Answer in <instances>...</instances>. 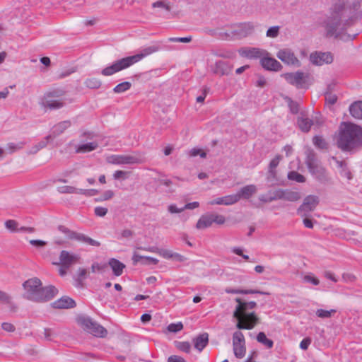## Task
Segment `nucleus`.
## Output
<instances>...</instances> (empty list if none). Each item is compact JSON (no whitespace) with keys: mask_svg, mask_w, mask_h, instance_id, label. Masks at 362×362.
I'll return each mask as SVG.
<instances>
[{"mask_svg":"<svg viewBox=\"0 0 362 362\" xmlns=\"http://www.w3.org/2000/svg\"><path fill=\"white\" fill-rule=\"evenodd\" d=\"M11 297L6 292L0 290V303H10Z\"/></svg>","mask_w":362,"mask_h":362,"instance_id":"obj_62","label":"nucleus"},{"mask_svg":"<svg viewBox=\"0 0 362 362\" xmlns=\"http://www.w3.org/2000/svg\"><path fill=\"white\" fill-rule=\"evenodd\" d=\"M311 339L310 337H306L303 339L300 343V348L303 350H307L309 345L311 344Z\"/></svg>","mask_w":362,"mask_h":362,"instance_id":"obj_63","label":"nucleus"},{"mask_svg":"<svg viewBox=\"0 0 362 362\" xmlns=\"http://www.w3.org/2000/svg\"><path fill=\"white\" fill-rule=\"evenodd\" d=\"M87 274V270L83 268H79L78 271V279L77 281L78 284H81V281L86 278Z\"/></svg>","mask_w":362,"mask_h":362,"instance_id":"obj_59","label":"nucleus"},{"mask_svg":"<svg viewBox=\"0 0 362 362\" xmlns=\"http://www.w3.org/2000/svg\"><path fill=\"white\" fill-rule=\"evenodd\" d=\"M233 69V66L228 62L219 60L214 65L211 66V71L214 74L220 76L228 75Z\"/></svg>","mask_w":362,"mask_h":362,"instance_id":"obj_17","label":"nucleus"},{"mask_svg":"<svg viewBox=\"0 0 362 362\" xmlns=\"http://www.w3.org/2000/svg\"><path fill=\"white\" fill-rule=\"evenodd\" d=\"M64 103L62 100H49L45 98V101L42 103V106L49 110H57L63 107Z\"/></svg>","mask_w":362,"mask_h":362,"instance_id":"obj_32","label":"nucleus"},{"mask_svg":"<svg viewBox=\"0 0 362 362\" xmlns=\"http://www.w3.org/2000/svg\"><path fill=\"white\" fill-rule=\"evenodd\" d=\"M1 328L6 331L9 332H13L16 330L15 326L9 322H3L1 324Z\"/></svg>","mask_w":362,"mask_h":362,"instance_id":"obj_61","label":"nucleus"},{"mask_svg":"<svg viewBox=\"0 0 362 362\" xmlns=\"http://www.w3.org/2000/svg\"><path fill=\"white\" fill-rule=\"evenodd\" d=\"M337 310L334 309H331L329 310H324V309H317L316 310V315L320 318H329L332 316V315L335 314Z\"/></svg>","mask_w":362,"mask_h":362,"instance_id":"obj_40","label":"nucleus"},{"mask_svg":"<svg viewBox=\"0 0 362 362\" xmlns=\"http://www.w3.org/2000/svg\"><path fill=\"white\" fill-rule=\"evenodd\" d=\"M159 49L160 46L157 44L145 47L135 55L127 57L115 61L112 65L104 68L101 71V74L105 76H112L117 72L131 66L134 64L141 60L143 58L158 51Z\"/></svg>","mask_w":362,"mask_h":362,"instance_id":"obj_5","label":"nucleus"},{"mask_svg":"<svg viewBox=\"0 0 362 362\" xmlns=\"http://www.w3.org/2000/svg\"><path fill=\"white\" fill-rule=\"evenodd\" d=\"M176 347L185 353H189L191 350V344L188 341H177L176 342Z\"/></svg>","mask_w":362,"mask_h":362,"instance_id":"obj_44","label":"nucleus"},{"mask_svg":"<svg viewBox=\"0 0 362 362\" xmlns=\"http://www.w3.org/2000/svg\"><path fill=\"white\" fill-rule=\"evenodd\" d=\"M305 163L309 173L316 181L322 185L331 183L332 177L327 169L317 159V155L313 151H308Z\"/></svg>","mask_w":362,"mask_h":362,"instance_id":"obj_6","label":"nucleus"},{"mask_svg":"<svg viewBox=\"0 0 362 362\" xmlns=\"http://www.w3.org/2000/svg\"><path fill=\"white\" fill-rule=\"evenodd\" d=\"M313 120L314 122V125L317 126V127L322 126L325 122L323 117L320 113H317V115L313 119Z\"/></svg>","mask_w":362,"mask_h":362,"instance_id":"obj_60","label":"nucleus"},{"mask_svg":"<svg viewBox=\"0 0 362 362\" xmlns=\"http://www.w3.org/2000/svg\"><path fill=\"white\" fill-rule=\"evenodd\" d=\"M58 230L61 233L65 234L66 235V237L69 240H78V236L80 235V233H77V232L73 231V230H70L69 228H68L66 226H62V225H59L58 226Z\"/></svg>","mask_w":362,"mask_h":362,"instance_id":"obj_33","label":"nucleus"},{"mask_svg":"<svg viewBox=\"0 0 362 362\" xmlns=\"http://www.w3.org/2000/svg\"><path fill=\"white\" fill-rule=\"evenodd\" d=\"M5 226L11 231H16L18 223L15 220H8L5 222Z\"/></svg>","mask_w":362,"mask_h":362,"instance_id":"obj_53","label":"nucleus"},{"mask_svg":"<svg viewBox=\"0 0 362 362\" xmlns=\"http://www.w3.org/2000/svg\"><path fill=\"white\" fill-rule=\"evenodd\" d=\"M77 241L94 247H100L101 245L100 242L86 235L83 233H80Z\"/></svg>","mask_w":362,"mask_h":362,"instance_id":"obj_36","label":"nucleus"},{"mask_svg":"<svg viewBox=\"0 0 362 362\" xmlns=\"http://www.w3.org/2000/svg\"><path fill=\"white\" fill-rule=\"evenodd\" d=\"M170 42H183L188 43L192 41V37H170L169 38Z\"/></svg>","mask_w":362,"mask_h":362,"instance_id":"obj_56","label":"nucleus"},{"mask_svg":"<svg viewBox=\"0 0 362 362\" xmlns=\"http://www.w3.org/2000/svg\"><path fill=\"white\" fill-rule=\"evenodd\" d=\"M78 322L84 329L97 337H105L107 334V329L100 324L93 321L91 318L88 317H79Z\"/></svg>","mask_w":362,"mask_h":362,"instance_id":"obj_7","label":"nucleus"},{"mask_svg":"<svg viewBox=\"0 0 362 362\" xmlns=\"http://www.w3.org/2000/svg\"><path fill=\"white\" fill-rule=\"evenodd\" d=\"M279 30L280 27L277 25L270 27L267 31V37L272 38L276 37L279 34Z\"/></svg>","mask_w":362,"mask_h":362,"instance_id":"obj_45","label":"nucleus"},{"mask_svg":"<svg viewBox=\"0 0 362 362\" xmlns=\"http://www.w3.org/2000/svg\"><path fill=\"white\" fill-rule=\"evenodd\" d=\"M301 198L300 193L298 191H293L291 189H284L281 192V199L288 202H296Z\"/></svg>","mask_w":362,"mask_h":362,"instance_id":"obj_29","label":"nucleus"},{"mask_svg":"<svg viewBox=\"0 0 362 362\" xmlns=\"http://www.w3.org/2000/svg\"><path fill=\"white\" fill-rule=\"evenodd\" d=\"M25 292L23 297L29 300L42 303L53 299L59 293L58 289L52 286L42 287L38 278H32L23 284Z\"/></svg>","mask_w":362,"mask_h":362,"instance_id":"obj_4","label":"nucleus"},{"mask_svg":"<svg viewBox=\"0 0 362 362\" xmlns=\"http://www.w3.org/2000/svg\"><path fill=\"white\" fill-rule=\"evenodd\" d=\"M99 191L95 189H78V194L85 195L86 197H92L98 194Z\"/></svg>","mask_w":362,"mask_h":362,"instance_id":"obj_51","label":"nucleus"},{"mask_svg":"<svg viewBox=\"0 0 362 362\" xmlns=\"http://www.w3.org/2000/svg\"><path fill=\"white\" fill-rule=\"evenodd\" d=\"M64 93H65V92L62 90H55L47 93L45 95V98H52V97H60V96L64 95Z\"/></svg>","mask_w":362,"mask_h":362,"instance_id":"obj_57","label":"nucleus"},{"mask_svg":"<svg viewBox=\"0 0 362 362\" xmlns=\"http://www.w3.org/2000/svg\"><path fill=\"white\" fill-rule=\"evenodd\" d=\"M303 280L305 282L310 283L313 285L317 286L320 284V281L316 277H314L311 275H305L303 277Z\"/></svg>","mask_w":362,"mask_h":362,"instance_id":"obj_58","label":"nucleus"},{"mask_svg":"<svg viewBox=\"0 0 362 362\" xmlns=\"http://www.w3.org/2000/svg\"><path fill=\"white\" fill-rule=\"evenodd\" d=\"M233 348L236 358H242L245 356L246 352L245 339L240 331H236L233 334Z\"/></svg>","mask_w":362,"mask_h":362,"instance_id":"obj_13","label":"nucleus"},{"mask_svg":"<svg viewBox=\"0 0 362 362\" xmlns=\"http://www.w3.org/2000/svg\"><path fill=\"white\" fill-rule=\"evenodd\" d=\"M337 146L342 151L354 153L362 148V127L351 122H341Z\"/></svg>","mask_w":362,"mask_h":362,"instance_id":"obj_2","label":"nucleus"},{"mask_svg":"<svg viewBox=\"0 0 362 362\" xmlns=\"http://www.w3.org/2000/svg\"><path fill=\"white\" fill-rule=\"evenodd\" d=\"M142 262L143 264H154L156 265L158 263V259L154 257H147V256H141L136 252L134 253L132 256V262L134 265H136L141 260H143Z\"/></svg>","mask_w":362,"mask_h":362,"instance_id":"obj_27","label":"nucleus"},{"mask_svg":"<svg viewBox=\"0 0 362 362\" xmlns=\"http://www.w3.org/2000/svg\"><path fill=\"white\" fill-rule=\"evenodd\" d=\"M85 85L88 88L97 89L100 87L101 81L99 79L95 78H88L85 81Z\"/></svg>","mask_w":362,"mask_h":362,"instance_id":"obj_41","label":"nucleus"},{"mask_svg":"<svg viewBox=\"0 0 362 362\" xmlns=\"http://www.w3.org/2000/svg\"><path fill=\"white\" fill-rule=\"evenodd\" d=\"M71 125V122L69 120H65L57 123L52 127L50 134L47 136L45 139L48 141L50 139H54L64 133L66 129L70 127Z\"/></svg>","mask_w":362,"mask_h":362,"instance_id":"obj_19","label":"nucleus"},{"mask_svg":"<svg viewBox=\"0 0 362 362\" xmlns=\"http://www.w3.org/2000/svg\"><path fill=\"white\" fill-rule=\"evenodd\" d=\"M168 362H186V361L181 356L172 355L168 357Z\"/></svg>","mask_w":362,"mask_h":362,"instance_id":"obj_64","label":"nucleus"},{"mask_svg":"<svg viewBox=\"0 0 362 362\" xmlns=\"http://www.w3.org/2000/svg\"><path fill=\"white\" fill-rule=\"evenodd\" d=\"M107 211L108 210L107 208L102 206H97L94 209L95 215L99 217L105 216L107 214Z\"/></svg>","mask_w":362,"mask_h":362,"instance_id":"obj_54","label":"nucleus"},{"mask_svg":"<svg viewBox=\"0 0 362 362\" xmlns=\"http://www.w3.org/2000/svg\"><path fill=\"white\" fill-rule=\"evenodd\" d=\"M296 124L301 132L308 133L310 132L311 127L314 125V122L307 117L304 112H300V116L297 117Z\"/></svg>","mask_w":362,"mask_h":362,"instance_id":"obj_20","label":"nucleus"},{"mask_svg":"<svg viewBox=\"0 0 362 362\" xmlns=\"http://www.w3.org/2000/svg\"><path fill=\"white\" fill-rule=\"evenodd\" d=\"M257 192V187L255 185H249L242 187L240 191L235 194L238 197V201L243 198L247 199L250 198Z\"/></svg>","mask_w":362,"mask_h":362,"instance_id":"obj_25","label":"nucleus"},{"mask_svg":"<svg viewBox=\"0 0 362 362\" xmlns=\"http://www.w3.org/2000/svg\"><path fill=\"white\" fill-rule=\"evenodd\" d=\"M183 329L182 322L171 323L167 327V329L170 332L176 333Z\"/></svg>","mask_w":362,"mask_h":362,"instance_id":"obj_47","label":"nucleus"},{"mask_svg":"<svg viewBox=\"0 0 362 362\" xmlns=\"http://www.w3.org/2000/svg\"><path fill=\"white\" fill-rule=\"evenodd\" d=\"M313 143L314 146L319 149L324 150L328 148V144L322 136H314Z\"/></svg>","mask_w":362,"mask_h":362,"instance_id":"obj_35","label":"nucleus"},{"mask_svg":"<svg viewBox=\"0 0 362 362\" xmlns=\"http://www.w3.org/2000/svg\"><path fill=\"white\" fill-rule=\"evenodd\" d=\"M51 305L55 309H69L75 308L76 303L71 298L64 296L53 302Z\"/></svg>","mask_w":362,"mask_h":362,"instance_id":"obj_18","label":"nucleus"},{"mask_svg":"<svg viewBox=\"0 0 362 362\" xmlns=\"http://www.w3.org/2000/svg\"><path fill=\"white\" fill-rule=\"evenodd\" d=\"M226 218L223 215L216 214H206L202 215L198 220L196 228L197 229H204L210 227L213 223L222 225L225 223Z\"/></svg>","mask_w":362,"mask_h":362,"instance_id":"obj_10","label":"nucleus"},{"mask_svg":"<svg viewBox=\"0 0 362 362\" xmlns=\"http://www.w3.org/2000/svg\"><path fill=\"white\" fill-rule=\"evenodd\" d=\"M194 348L202 351L209 342V334L202 333L193 339Z\"/></svg>","mask_w":362,"mask_h":362,"instance_id":"obj_28","label":"nucleus"},{"mask_svg":"<svg viewBox=\"0 0 362 362\" xmlns=\"http://www.w3.org/2000/svg\"><path fill=\"white\" fill-rule=\"evenodd\" d=\"M284 99L288 103L290 112L294 115L298 114L299 112V104L288 96L285 97Z\"/></svg>","mask_w":362,"mask_h":362,"instance_id":"obj_39","label":"nucleus"},{"mask_svg":"<svg viewBox=\"0 0 362 362\" xmlns=\"http://www.w3.org/2000/svg\"><path fill=\"white\" fill-rule=\"evenodd\" d=\"M282 156L281 155H276L270 161L267 177L268 182H272L277 180V173L276 168L279 165Z\"/></svg>","mask_w":362,"mask_h":362,"instance_id":"obj_22","label":"nucleus"},{"mask_svg":"<svg viewBox=\"0 0 362 362\" xmlns=\"http://www.w3.org/2000/svg\"><path fill=\"white\" fill-rule=\"evenodd\" d=\"M289 84L296 86L297 88H305L307 87L309 74H305L301 71L294 73H285L281 74Z\"/></svg>","mask_w":362,"mask_h":362,"instance_id":"obj_9","label":"nucleus"},{"mask_svg":"<svg viewBox=\"0 0 362 362\" xmlns=\"http://www.w3.org/2000/svg\"><path fill=\"white\" fill-rule=\"evenodd\" d=\"M319 204V197L315 195H308L303 204L297 209V213L302 217H307L310 213L313 211Z\"/></svg>","mask_w":362,"mask_h":362,"instance_id":"obj_11","label":"nucleus"},{"mask_svg":"<svg viewBox=\"0 0 362 362\" xmlns=\"http://www.w3.org/2000/svg\"><path fill=\"white\" fill-rule=\"evenodd\" d=\"M238 303L233 312V317L237 320L236 327L239 329H252L259 322V319L254 311H250L256 308L255 301L247 302L240 298H236Z\"/></svg>","mask_w":362,"mask_h":362,"instance_id":"obj_3","label":"nucleus"},{"mask_svg":"<svg viewBox=\"0 0 362 362\" xmlns=\"http://www.w3.org/2000/svg\"><path fill=\"white\" fill-rule=\"evenodd\" d=\"M98 147V144L96 141L89 142L84 144H81L76 146V152L78 153H84L90 152L95 150Z\"/></svg>","mask_w":362,"mask_h":362,"instance_id":"obj_31","label":"nucleus"},{"mask_svg":"<svg viewBox=\"0 0 362 362\" xmlns=\"http://www.w3.org/2000/svg\"><path fill=\"white\" fill-rule=\"evenodd\" d=\"M310 62L316 66H322L325 64H331L333 62V55L331 52H322L315 51L310 55Z\"/></svg>","mask_w":362,"mask_h":362,"instance_id":"obj_14","label":"nucleus"},{"mask_svg":"<svg viewBox=\"0 0 362 362\" xmlns=\"http://www.w3.org/2000/svg\"><path fill=\"white\" fill-rule=\"evenodd\" d=\"M80 257L78 255L72 254L66 250H62L59 255V264L65 269H69L73 264L79 262Z\"/></svg>","mask_w":362,"mask_h":362,"instance_id":"obj_15","label":"nucleus"},{"mask_svg":"<svg viewBox=\"0 0 362 362\" xmlns=\"http://www.w3.org/2000/svg\"><path fill=\"white\" fill-rule=\"evenodd\" d=\"M361 0H335L322 24L327 37L339 38L351 26L361 7Z\"/></svg>","mask_w":362,"mask_h":362,"instance_id":"obj_1","label":"nucleus"},{"mask_svg":"<svg viewBox=\"0 0 362 362\" xmlns=\"http://www.w3.org/2000/svg\"><path fill=\"white\" fill-rule=\"evenodd\" d=\"M277 57L284 63L288 65H293L297 67L300 66V62L295 56L294 53L288 49H280L277 54Z\"/></svg>","mask_w":362,"mask_h":362,"instance_id":"obj_16","label":"nucleus"},{"mask_svg":"<svg viewBox=\"0 0 362 362\" xmlns=\"http://www.w3.org/2000/svg\"><path fill=\"white\" fill-rule=\"evenodd\" d=\"M106 160L108 163L114 165H132L143 162L141 157L132 155H112L107 157Z\"/></svg>","mask_w":362,"mask_h":362,"instance_id":"obj_12","label":"nucleus"},{"mask_svg":"<svg viewBox=\"0 0 362 362\" xmlns=\"http://www.w3.org/2000/svg\"><path fill=\"white\" fill-rule=\"evenodd\" d=\"M173 252L169 250L159 248L158 255L165 259H171Z\"/></svg>","mask_w":362,"mask_h":362,"instance_id":"obj_55","label":"nucleus"},{"mask_svg":"<svg viewBox=\"0 0 362 362\" xmlns=\"http://www.w3.org/2000/svg\"><path fill=\"white\" fill-rule=\"evenodd\" d=\"M260 63L264 69L269 71H278L282 69L281 63L272 57H264L261 58Z\"/></svg>","mask_w":362,"mask_h":362,"instance_id":"obj_21","label":"nucleus"},{"mask_svg":"<svg viewBox=\"0 0 362 362\" xmlns=\"http://www.w3.org/2000/svg\"><path fill=\"white\" fill-rule=\"evenodd\" d=\"M132 87V83L129 81H124L117 84L114 88L113 91L115 93H124L129 90Z\"/></svg>","mask_w":362,"mask_h":362,"instance_id":"obj_38","label":"nucleus"},{"mask_svg":"<svg viewBox=\"0 0 362 362\" xmlns=\"http://www.w3.org/2000/svg\"><path fill=\"white\" fill-rule=\"evenodd\" d=\"M57 190L62 194H78V189L72 186H61L58 187Z\"/></svg>","mask_w":362,"mask_h":362,"instance_id":"obj_42","label":"nucleus"},{"mask_svg":"<svg viewBox=\"0 0 362 362\" xmlns=\"http://www.w3.org/2000/svg\"><path fill=\"white\" fill-rule=\"evenodd\" d=\"M287 177L289 180L296 181L299 183H303L306 180L303 175L294 170L290 171L288 173Z\"/></svg>","mask_w":362,"mask_h":362,"instance_id":"obj_37","label":"nucleus"},{"mask_svg":"<svg viewBox=\"0 0 362 362\" xmlns=\"http://www.w3.org/2000/svg\"><path fill=\"white\" fill-rule=\"evenodd\" d=\"M240 54L248 59H258L264 54H268V53L266 51L262 50L259 48L252 47L243 50L240 52Z\"/></svg>","mask_w":362,"mask_h":362,"instance_id":"obj_24","label":"nucleus"},{"mask_svg":"<svg viewBox=\"0 0 362 362\" xmlns=\"http://www.w3.org/2000/svg\"><path fill=\"white\" fill-rule=\"evenodd\" d=\"M238 202V197L235 194L227 195L223 197H218L216 199L210 201V205L219 204V205H231Z\"/></svg>","mask_w":362,"mask_h":362,"instance_id":"obj_23","label":"nucleus"},{"mask_svg":"<svg viewBox=\"0 0 362 362\" xmlns=\"http://www.w3.org/2000/svg\"><path fill=\"white\" fill-rule=\"evenodd\" d=\"M281 192L282 189H277L274 191H269V195L270 197L269 201H276L281 199Z\"/></svg>","mask_w":362,"mask_h":362,"instance_id":"obj_48","label":"nucleus"},{"mask_svg":"<svg viewBox=\"0 0 362 362\" xmlns=\"http://www.w3.org/2000/svg\"><path fill=\"white\" fill-rule=\"evenodd\" d=\"M325 103L330 105L335 104L338 98L337 95L332 94V93H325Z\"/></svg>","mask_w":362,"mask_h":362,"instance_id":"obj_46","label":"nucleus"},{"mask_svg":"<svg viewBox=\"0 0 362 362\" xmlns=\"http://www.w3.org/2000/svg\"><path fill=\"white\" fill-rule=\"evenodd\" d=\"M254 30L255 26L252 23L245 22L234 25L231 30L225 34L233 39H242L252 35Z\"/></svg>","mask_w":362,"mask_h":362,"instance_id":"obj_8","label":"nucleus"},{"mask_svg":"<svg viewBox=\"0 0 362 362\" xmlns=\"http://www.w3.org/2000/svg\"><path fill=\"white\" fill-rule=\"evenodd\" d=\"M351 116L356 119H362V101H356L349 107Z\"/></svg>","mask_w":362,"mask_h":362,"instance_id":"obj_30","label":"nucleus"},{"mask_svg":"<svg viewBox=\"0 0 362 362\" xmlns=\"http://www.w3.org/2000/svg\"><path fill=\"white\" fill-rule=\"evenodd\" d=\"M115 195V193L112 190H106L104 192L103 195L98 198H96L95 202H103L106 200H109L112 199Z\"/></svg>","mask_w":362,"mask_h":362,"instance_id":"obj_49","label":"nucleus"},{"mask_svg":"<svg viewBox=\"0 0 362 362\" xmlns=\"http://www.w3.org/2000/svg\"><path fill=\"white\" fill-rule=\"evenodd\" d=\"M108 264L111 267L114 275L116 276H121L125 268L124 264L115 258H111L108 262Z\"/></svg>","mask_w":362,"mask_h":362,"instance_id":"obj_26","label":"nucleus"},{"mask_svg":"<svg viewBox=\"0 0 362 362\" xmlns=\"http://www.w3.org/2000/svg\"><path fill=\"white\" fill-rule=\"evenodd\" d=\"M257 341L261 343L268 349H271L274 346V341L268 339L264 332H260L257 335Z\"/></svg>","mask_w":362,"mask_h":362,"instance_id":"obj_34","label":"nucleus"},{"mask_svg":"<svg viewBox=\"0 0 362 362\" xmlns=\"http://www.w3.org/2000/svg\"><path fill=\"white\" fill-rule=\"evenodd\" d=\"M25 144V143L23 142V141H20V142H18L17 144L13 143V142L8 143L7 144V150L8 151V152L10 153H12L15 152L17 150L23 148V147L24 146Z\"/></svg>","mask_w":362,"mask_h":362,"instance_id":"obj_43","label":"nucleus"},{"mask_svg":"<svg viewBox=\"0 0 362 362\" xmlns=\"http://www.w3.org/2000/svg\"><path fill=\"white\" fill-rule=\"evenodd\" d=\"M153 8H163L166 11H170L171 10L170 6L163 1H158L152 4Z\"/></svg>","mask_w":362,"mask_h":362,"instance_id":"obj_52","label":"nucleus"},{"mask_svg":"<svg viewBox=\"0 0 362 362\" xmlns=\"http://www.w3.org/2000/svg\"><path fill=\"white\" fill-rule=\"evenodd\" d=\"M198 155L202 158L206 157V153L198 148H193L189 151V156L190 157H195Z\"/></svg>","mask_w":362,"mask_h":362,"instance_id":"obj_50","label":"nucleus"}]
</instances>
